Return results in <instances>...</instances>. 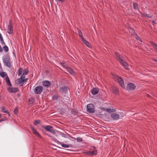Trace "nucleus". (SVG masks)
I'll return each instance as SVG.
<instances>
[{
	"label": "nucleus",
	"mask_w": 157,
	"mask_h": 157,
	"mask_svg": "<svg viewBox=\"0 0 157 157\" xmlns=\"http://www.w3.org/2000/svg\"><path fill=\"white\" fill-rule=\"evenodd\" d=\"M115 54L117 57V58L120 62L121 64L126 70L129 69L128 65L127 63L124 60V58L118 54L117 53H115Z\"/></svg>",
	"instance_id": "1"
},
{
	"label": "nucleus",
	"mask_w": 157,
	"mask_h": 157,
	"mask_svg": "<svg viewBox=\"0 0 157 157\" xmlns=\"http://www.w3.org/2000/svg\"><path fill=\"white\" fill-rule=\"evenodd\" d=\"M2 60L4 64L9 67H10L11 66L10 63V59L9 54L5 55L2 58Z\"/></svg>",
	"instance_id": "2"
},
{
	"label": "nucleus",
	"mask_w": 157,
	"mask_h": 157,
	"mask_svg": "<svg viewBox=\"0 0 157 157\" xmlns=\"http://www.w3.org/2000/svg\"><path fill=\"white\" fill-rule=\"evenodd\" d=\"M113 78L115 81L117 82L121 87L124 88L123 80L121 77H119L118 75H114Z\"/></svg>",
	"instance_id": "3"
},
{
	"label": "nucleus",
	"mask_w": 157,
	"mask_h": 157,
	"mask_svg": "<svg viewBox=\"0 0 157 157\" xmlns=\"http://www.w3.org/2000/svg\"><path fill=\"white\" fill-rule=\"evenodd\" d=\"M87 111L89 113H93L95 112L94 106L92 104H88L87 105Z\"/></svg>",
	"instance_id": "4"
},
{
	"label": "nucleus",
	"mask_w": 157,
	"mask_h": 157,
	"mask_svg": "<svg viewBox=\"0 0 157 157\" xmlns=\"http://www.w3.org/2000/svg\"><path fill=\"white\" fill-rule=\"evenodd\" d=\"M43 87L41 86H36L34 89V92L36 94H40L43 91Z\"/></svg>",
	"instance_id": "5"
},
{
	"label": "nucleus",
	"mask_w": 157,
	"mask_h": 157,
	"mask_svg": "<svg viewBox=\"0 0 157 157\" xmlns=\"http://www.w3.org/2000/svg\"><path fill=\"white\" fill-rule=\"evenodd\" d=\"M42 127L44 128L47 131L53 134H54L55 133V132L53 129V127L51 126H43Z\"/></svg>",
	"instance_id": "6"
},
{
	"label": "nucleus",
	"mask_w": 157,
	"mask_h": 157,
	"mask_svg": "<svg viewBox=\"0 0 157 157\" xmlns=\"http://www.w3.org/2000/svg\"><path fill=\"white\" fill-rule=\"evenodd\" d=\"M12 21L10 20L8 27L7 32L9 34H12L13 33V24Z\"/></svg>",
	"instance_id": "7"
},
{
	"label": "nucleus",
	"mask_w": 157,
	"mask_h": 157,
	"mask_svg": "<svg viewBox=\"0 0 157 157\" xmlns=\"http://www.w3.org/2000/svg\"><path fill=\"white\" fill-rule=\"evenodd\" d=\"M136 87V86L133 83H130L127 85V89L128 91L133 90L135 89Z\"/></svg>",
	"instance_id": "8"
},
{
	"label": "nucleus",
	"mask_w": 157,
	"mask_h": 157,
	"mask_svg": "<svg viewBox=\"0 0 157 157\" xmlns=\"http://www.w3.org/2000/svg\"><path fill=\"white\" fill-rule=\"evenodd\" d=\"M97 150L95 148H94V149L92 151H87L86 152H84V153L86 155H94L97 154Z\"/></svg>",
	"instance_id": "9"
},
{
	"label": "nucleus",
	"mask_w": 157,
	"mask_h": 157,
	"mask_svg": "<svg viewBox=\"0 0 157 157\" xmlns=\"http://www.w3.org/2000/svg\"><path fill=\"white\" fill-rule=\"evenodd\" d=\"M30 126L33 133L37 136L40 138H41V137L39 133L36 131V130L33 127L32 125H30Z\"/></svg>",
	"instance_id": "10"
},
{
	"label": "nucleus",
	"mask_w": 157,
	"mask_h": 157,
	"mask_svg": "<svg viewBox=\"0 0 157 157\" xmlns=\"http://www.w3.org/2000/svg\"><path fill=\"white\" fill-rule=\"evenodd\" d=\"M7 90L10 93H15L18 91V89L17 87H9Z\"/></svg>",
	"instance_id": "11"
},
{
	"label": "nucleus",
	"mask_w": 157,
	"mask_h": 157,
	"mask_svg": "<svg viewBox=\"0 0 157 157\" xmlns=\"http://www.w3.org/2000/svg\"><path fill=\"white\" fill-rule=\"evenodd\" d=\"M111 117L113 120H117L119 119V115L116 113H113L111 114Z\"/></svg>",
	"instance_id": "12"
},
{
	"label": "nucleus",
	"mask_w": 157,
	"mask_h": 157,
	"mask_svg": "<svg viewBox=\"0 0 157 157\" xmlns=\"http://www.w3.org/2000/svg\"><path fill=\"white\" fill-rule=\"evenodd\" d=\"M68 88L67 86H64L60 87L59 88L60 91L61 92H63L65 94H66L67 92Z\"/></svg>",
	"instance_id": "13"
},
{
	"label": "nucleus",
	"mask_w": 157,
	"mask_h": 157,
	"mask_svg": "<svg viewBox=\"0 0 157 157\" xmlns=\"http://www.w3.org/2000/svg\"><path fill=\"white\" fill-rule=\"evenodd\" d=\"M15 83L17 85H20V86H23L24 84L23 79L21 78H18L15 81Z\"/></svg>",
	"instance_id": "14"
},
{
	"label": "nucleus",
	"mask_w": 157,
	"mask_h": 157,
	"mask_svg": "<svg viewBox=\"0 0 157 157\" xmlns=\"http://www.w3.org/2000/svg\"><path fill=\"white\" fill-rule=\"evenodd\" d=\"M43 86L45 87H48L51 85V82L45 80L43 81L42 82Z\"/></svg>",
	"instance_id": "15"
},
{
	"label": "nucleus",
	"mask_w": 157,
	"mask_h": 157,
	"mask_svg": "<svg viewBox=\"0 0 157 157\" xmlns=\"http://www.w3.org/2000/svg\"><path fill=\"white\" fill-rule=\"evenodd\" d=\"M111 91L113 93L116 94H118L119 91L118 88L116 87H112L111 89Z\"/></svg>",
	"instance_id": "16"
},
{
	"label": "nucleus",
	"mask_w": 157,
	"mask_h": 157,
	"mask_svg": "<svg viewBox=\"0 0 157 157\" xmlns=\"http://www.w3.org/2000/svg\"><path fill=\"white\" fill-rule=\"evenodd\" d=\"M7 84L10 86H12V85L10 82V80L8 76H7L5 78Z\"/></svg>",
	"instance_id": "17"
},
{
	"label": "nucleus",
	"mask_w": 157,
	"mask_h": 157,
	"mask_svg": "<svg viewBox=\"0 0 157 157\" xmlns=\"http://www.w3.org/2000/svg\"><path fill=\"white\" fill-rule=\"evenodd\" d=\"M150 44L154 48L155 51L157 52V44L153 41L150 42Z\"/></svg>",
	"instance_id": "18"
},
{
	"label": "nucleus",
	"mask_w": 157,
	"mask_h": 157,
	"mask_svg": "<svg viewBox=\"0 0 157 157\" xmlns=\"http://www.w3.org/2000/svg\"><path fill=\"white\" fill-rule=\"evenodd\" d=\"M91 92L93 95H95L98 93V90L97 89L94 88L91 90Z\"/></svg>",
	"instance_id": "19"
},
{
	"label": "nucleus",
	"mask_w": 157,
	"mask_h": 157,
	"mask_svg": "<svg viewBox=\"0 0 157 157\" xmlns=\"http://www.w3.org/2000/svg\"><path fill=\"white\" fill-rule=\"evenodd\" d=\"M67 71L71 74L74 75L75 74V72L73 70L71 69L70 67H68L67 69Z\"/></svg>",
	"instance_id": "20"
},
{
	"label": "nucleus",
	"mask_w": 157,
	"mask_h": 157,
	"mask_svg": "<svg viewBox=\"0 0 157 157\" xmlns=\"http://www.w3.org/2000/svg\"><path fill=\"white\" fill-rule=\"evenodd\" d=\"M82 40L83 42L88 47H90V44L84 38H82Z\"/></svg>",
	"instance_id": "21"
},
{
	"label": "nucleus",
	"mask_w": 157,
	"mask_h": 157,
	"mask_svg": "<svg viewBox=\"0 0 157 157\" xmlns=\"http://www.w3.org/2000/svg\"><path fill=\"white\" fill-rule=\"evenodd\" d=\"M61 146L63 147L64 148H68L69 147H72L73 146L72 144L67 145L64 144H62Z\"/></svg>",
	"instance_id": "22"
},
{
	"label": "nucleus",
	"mask_w": 157,
	"mask_h": 157,
	"mask_svg": "<svg viewBox=\"0 0 157 157\" xmlns=\"http://www.w3.org/2000/svg\"><path fill=\"white\" fill-rule=\"evenodd\" d=\"M2 112L7 113L8 114L9 116L10 115V113L9 111L6 109L4 107H3L2 109Z\"/></svg>",
	"instance_id": "23"
},
{
	"label": "nucleus",
	"mask_w": 157,
	"mask_h": 157,
	"mask_svg": "<svg viewBox=\"0 0 157 157\" xmlns=\"http://www.w3.org/2000/svg\"><path fill=\"white\" fill-rule=\"evenodd\" d=\"M0 75L2 78H4L5 77H6L7 76V74L4 72H0Z\"/></svg>",
	"instance_id": "24"
},
{
	"label": "nucleus",
	"mask_w": 157,
	"mask_h": 157,
	"mask_svg": "<svg viewBox=\"0 0 157 157\" xmlns=\"http://www.w3.org/2000/svg\"><path fill=\"white\" fill-rule=\"evenodd\" d=\"M78 30L79 36V37H80V38L82 40V38H84L82 35V33L81 31L79 29H78Z\"/></svg>",
	"instance_id": "25"
},
{
	"label": "nucleus",
	"mask_w": 157,
	"mask_h": 157,
	"mask_svg": "<svg viewBox=\"0 0 157 157\" xmlns=\"http://www.w3.org/2000/svg\"><path fill=\"white\" fill-rule=\"evenodd\" d=\"M23 71V68H22L20 67L19 68L18 70V76L21 75Z\"/></svg>",
	"instance_id": "26"
},
{
	"label": "nucleus",
	"mask_w": 157,
	"mask_h": 157,
	"mask_svg": "<svg viewBox=\"0 0 157 157\" xmlns=\"http://www.w3.org/2000/svg\"><path fill=\"white\" fill-rule=\"evenodd\" d=\"M106 111L109 113H111L115 112L116 110L114 109H109V108L106 109Z\"/></svg>",
	"instance_id": "27"
},
{
	"label": "nucleus",
	"mask_w": 157,
	"mask_h": 157,
	"mask_svg": "<svg viewBox=\"0 0 157 157\" xmlns=\"http://www.w3.org/2000/svg\"><path fill=\"white\" fill-rule=\"evenodd\" d=\"M133 8L135 10L138 9V5L137 3L136 2H133Z\"/></svg>",
	"instance_id": "28"
},
{
	"label": "nucleus",
	"mask_w": 157,
	"mask_h": 157,
	"mask_svg": "<svg viewBox=\"0 0 157 157\" xmlns=\"http://www.w3.org/2000/svg\"><path fill=\"white\" fill-rule=\"evenodd\" d=\"M61 64L62 66L65 68L66 69L69 67L67 66V64L65 63H61Z\"/></svg>",
	"instance_id": "29"
},
{
	"label": "nucleus",
	"mask_w": 157,
	"mask_h": 157,
	"mask_svg": "<svg viewBox=\"0 0 157 157\" xmlns=\"http://www.w3.org/2000/svg\"><path fill=\"white\" fill-rule=\"evenodd\" d=\"M40 121L38 120H36L34 121L33 124L34 125H36L37 124H40Z\"/></svg>",
	"instance_id": "30"
},
{
	"label": "nucleus",
	"mask_w": 157,
	"mask_h": 157,
	"mask_svg": "<svg viewBox=\"0 0 157 157\" xmlns=\"http://www.w3.org/2000/svg\"><path fill=\"white\" fill-rule=\"evenodd\" d=\"M3 49L6 52H8L9 50L8 48L6 46H3Z\"/></svg>",
	"instance_id": "31"
},
{
	"label": "nucleus",
	"mask_w": 157,
	"mask_h": 157,
	"mask_svg": "<svg viewBox=\"0 0 157 157\" xmlns=\"http://www.w3.org/2000/svg\"><path fill=\"white\" fill-rule=\"evenodd\" d=\"M29 71L27 69H25L24 70L23 74L25 75H27L29 73Z\"/></svg>",
	"instance_id": "32"
},
{
	"label": "nucleus",
	"mask_w": 157,
	"mask_h": 157,
	"mask_svg": "<svg viewBox=\"0 0 157 157\" xmlns=\"http://www.w3.org/2000/svg\"><path fill=\"white\" fill-rule=\"evenodd\" d=\"M129 32L131 33L132 35H134L135 33H136L135 32L134 30L131 28L130 29H129Z\"/></svg>",
	"instance_id": "33"
},
{
	"label": "nucleus",
	"mask_w": 157,
	"mask_h": 157,
	"mask_svg": "<svg viewBox=\"0 0 157 157\" xmlns=\"http://www.w3.org/2000/svg\"><path fill=\"white\" fill-rule=\"evenodd\" d=\"M14 113L15 114H17V113H18V107H17L15 108L14 111Z\"/></svg>",
	"instance_id": "34"
},
{
	"label": "nucleus",
	"mask_w": 157,
	"mask_h": 157,
	"mask_svg": "<svg viewBox=\"0 0 157 157\" xmlns=\"http://www.w3.org/2000/svg\"><path fill=\"white\" fill-rule=\"evenodd\" d=\"M135 35L136 36H135L137 40H139V41H140L141 42H142L141 38L138 36L137 35V34H136V33L135 34Z\"/></svg>",
	"instance_id": "35"
},
{
	"label": "nucleus",
	"mask_w": 157,
	"mask_h": 157,
	"mask_svg": "<svg viewBox=\"0 0 157 157\" xmlns=\"http://www.w3.org/2000/svg\"><path fill=\"white\" fill-rule=\"evenodd\" d=\"M77 140L78 142H81L82 141V138L80 137H78L77 138Z\"/></svg>",
	"instance_id": "36"
},
{
	"label": "nucleus",
	"mask_w": 157,
	"mask_h": 157,
	"mask_svg": "<svg viewBox=\"0 0 157 157\" xmlns=\"http://www.w3.org/2000/svg\"><path fill=\"white\" fill-rule=\"evenodd\" d=\"M0 40L1 42V43H2V44H3L4 45H6L5 42H4V41L3 40V38H2L1 39H0Z\"/></svg>",
	"instance_id": "37"
},
{
	"label": "nucleus",
	"mask_w": 157,
	"mask_h": 157,
	"mask_svg": "<svg viewBox=\"0 0 157 157\" xmlns=\"http://www.w3.org/2000/svg\"><path fill=\"white\" fill-rule=\"evenodd\" d=\"M29 101L30 102H33L35 101V99L33 98H31L29 99Z\"/></svg>",
	"instance_id": "38"
},
{
	"label": "nucleus",
	"mask_w": 157,
	"mask_h": 157,
	"mask_svg": "<svg viewBox=\"0 0 157 157\" xmlns=\"http://www.w3.org/2000/svg\"><path fill=\"white\" fill-rule=\"evenodd\" d=\"M58 95H55L52 97V99L53 100H57L58 98Z\"/></svg>",
	"instance_id": "39"
},
{
	"label": "nucleus",
	"mask_w": 157,
	"mask_h": 157,
	"mask_svg": "<svg viewBox=\"0 0 157 157\" xmlns=\"http://www.w3.org/2000/svg\"><path fill=\"white\" fill-rule=\"evenodd\" d=\"M143 15L144 17H151V16L150 15H148L147 14H143Z\"/></svg>",
	"instance_id": "40"
},
{
	"label": "nucleus",
	"mask_w": 157,
	"mask_h": 157,
	"mask_svg": "<svg viewBox=\"0 0 157 157\" xmlns=\"http://www.w3.org/2000/svg\"><path fill=\"white\" fill-rule=\"evenodd\" d=\"M28 80V78H24L23 79V82H24V83L25 82Z\"/></svg>",
	"instance_id": "41"
},
{
	"label": "nucleus",
	"mask_w": 157,
	"mask_h": 157,
	"mask_svg": "<svg viewBox=\"0 0 157 157\" xmlns=\"http://www.w3.org/2000/svg\"><path fill=\"white\" fill-rule=\"evenodd\" d=\"M25 75H23V74H22L21 75L20 78H21L23 79L24 78H25Z\"/></svg>",
	"instance_id": "42"
},
{
	"label": "nucleus",
	"mask_w": 157,
	"mask_h": 157,
	"mask_svg": "<svg viewBox=\"0 0 157 157\" xmlns=\"http://www.w3.org/2000/svg\"><path fill=\"white\" fill-rule=\"evenodd\" d=\"M61 136H62L63 137H65V138H66V135L65 134L63 133H61Z\"/></svg>",
	"instance_id": "43"
},
{
	"label": "nucleus",
	"mask_w": 157,
	"mask_h": 157,
	"mask_svg": "<svg viewBox=\"0 0 157 157\" xmlns=\"http://www.w3.org/2000/svg\"><path fill=\"white\" fill-rule=\"evenodd\" d=\"M2 52V49L1 48V47H0V52Z\"/></svg>",
	"instance_id": "44"
},
{
	"label": "nucleus",
	"mask_w": 157,
	"mask_h": 157,
	"mask_svg": "<svg viewBox=\"0 0 157 157\" xmlns=\"http://www.w3.org/2000/svg\"><path fill=\"white\" fill-rule=\"evenodd\" d=\"M58 0L60 2H63L65 0Z\"/></svg>",
	"instance_id": "45"
},
{
	"label": "nucleus",
	"mask_w": 157,
	"mask_h": 157,
	"mask_svg": "<svg viewBox=\"0 0 157 157\" xmlns=\"http://www.w3.org/2000/svg\"><path fill=\"white\" fill-rule=\"evenodd\" d=\"M5 120L3 119H1L0 120V122L2 121H5Z\"/></svg>",
	"instance_id": "46"
},
{
	"label": "nucleus",
	"mask_w": 157,
	"mask_h": 157,
	"mask_svg": "<svg viewBox=\"0 0 157 157\" xmlns=\"http://www.w3.org/2000/svg\"><path fill=\"white\" fill-rule=\"evenodd\" d=\"M152 22L153 24H155L156 23V22H155V20H153L152 21Z\"/></svg>",
	"instance_id": "47"
},
{
	"label": "nucleus",
	"mask_w": 157,
	"mask_h": 157,
	"mask_svg": "<svg viewBox=\"0 0 157 157\" xmlns=\"http://www.w3.org/2000/svg\"><path fill=\"white\" fill-rule=\"evenodd\" d=\"M154 61L157 63V59H154Z\"/></svg>",
	"instance_id": "48"
},
{
	"label": "nucleus",
	"mask_w": 157,
	"mask_h": 157,
	"mask_svg": "<svg viewBox=\"0 0 157 157\" xmlns=\"http://www.w3.org/2000/svg\"><path fill=\"white\" fill-rule=\"evenodd\" d=\"M46 134V135H48V136H49V137H51V136L50 135H48L47 134Z\"/></svg>",
	"instance_id": "49"
},
{
	"label": "nucleus",
	"mask_w": 157,
	"mask_h": 157,
	"mask_svg": "<svg viewBox=\"0 0 157 157\" xmlns=\"http://www.w3.org/2000/svg\"><path fill=\"white\" fill-rule=\"evenodd\" d=\"M2 117V115L1 114H0V118Z\"/></svg>",
	"instance_id": "50"
},
{
	"label": "nucleus",
	"mask_w": 157,
	"mask_h": 157,
	"mask_svg": "<svg viewBox=\"0 0 157 157\" xmlns=\"http://www.w3.org/2000/svg\"><path fill=\"white\" fill-rule=\"evenodd\" d=\"M71 138H73V139H75V138H74V137H71Z\"/></svg>",
	"instance_id": "51"
},
{
	"label": "nucleus",
	"mask_w": 157,
	"mask_h": 157,
	"mask_svg": "<svg viewBox=\"0 0 157 157\" xmlns=\"http://www.w3.org/2000/svg\"><path fill=\"white\" fill-rule=\"evenodd\" d=\"M147 96H150V95H148V94L147 95Z\"/></svg>",
	"instance_id": "52"
},
{
	"label": "nucleus",
	"mask_w": 157,
	"mask_h": 157,
	"mask_svg": "<svg viewBox=\"0 0 157 157\" xmlns=\"http://www.w3.org/2000/svg\"><path fill=\"white\" fill-rule=\"evenodd\" d=\"M1 47V45H0V47Z\"/></svg>",
	"instance_id": "53"
}]
</instances>
